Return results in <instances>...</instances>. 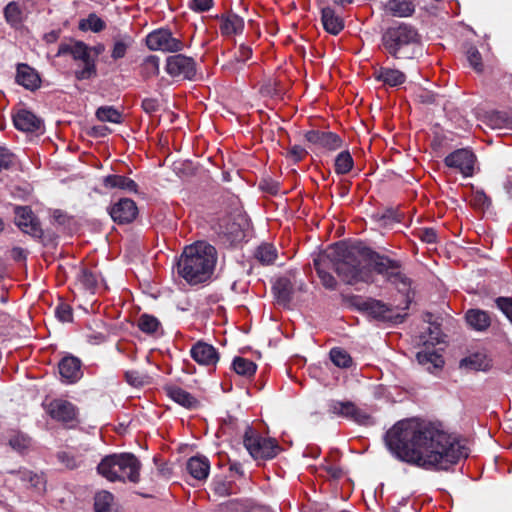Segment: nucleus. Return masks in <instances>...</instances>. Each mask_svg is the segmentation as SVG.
<instances>
[{
    "label": "nucleus",
    "instance_id": "f8f14e48",
    "mask_svg": "<svg viewBox=\"0 0 512 512\" xmlns=\"http://www.w3.org/2000/svg\"><path fill=\"white\" fill-rule=\"evenodd\" d=\"M475 162L476 156L467 148L457 149L444 159L446 166L459 170L465 177L473 175Z\"/></svg>",
    "mask_w": 512,
    "mask_h": 512
},
{
    "label": "nucleus",
    "instance_id": "3c124183",
    "mask_svg": "<svg viewBox=\"0 0 512 512\" xmlns=\"http://www.w3.org/2000/svg\"><path fill=\"white\" fill-rule=\"evenodd\" d=\"M243 445L250 454L256 458V430L253 427L247 426L243 435Z\"/></svg>",
    "mask_w": 512,
    "mask_h": 512
},
{
    "label": "nucleus",
    "instance_id": "39448f33",
    "mask_svg": "<svg viewBox=\"0 0 512 512\" xmlns=\"http://www.w3.org/2000/svg\"><path fill=\"white\" fill-rule=\"evenodd\" d=\"M141 462L132 453L111 454L104 457L97 466L98 473L110 482L140 481Z\"/></svg>",
    "mask_w": 512,
    "mask_h": 512
},
{
    "label": "nucleus",
    "instance_id": "4d7b16f0",
    "mask_svg": "<svg viewBox=\"0 0 512 512\" xmlns=\"http://www.w3.org/2000/svg\"><path fill=\"white\" fill-rule=\"evenodd\" d=\"M259 188L262 192L269 195H276L279 192V183L272 180L268 176H264L261 180Z\"/></svg>",
    "mask_w": 512,
    "mask_h": 512
},
{
    "label": "nucleus",
    "instance_id": "0e129e2a",
    "mask_svg": "<svg viewBox=\"0 0 512 512\" xmlns=\"http://www.w3.org/2000/svg\"><path fill=\"white\" fill-rule=\"evenodd\" d=\"M473 200L474 204L480 207H489L491 205V199L483 190L476 191Z\"/></svg>",
    "mask_w": 512,
    "mask_h": 512
},
{
    "label": "nucleus",
    "instance_id": "6e6d98bb",
    "mask_svg": "<svg viewBox=\"0 0 512 512\" xmlns=\"http://www.w3.org/2000/svg\"><path fill=\"white\" fill-rule=\"evenodd\" d=\"M495 304L512 323V297H498L495 299Z\"/></svg>",
    "mask_w": 512,
    "mask_h": 512
},
{
    "label": "nucleus",
    "instance_id": "4c0bfd02",
    "mask_svg": "<svg viewBox=\"0 0 512 512\" xmlns=\"http://www.w3.org/2000/svg\"><path fill=\"white\" fill-rule=\"evenodd\" d=\"M232 368L238 375L247 379L251 378L256 372V364L243 357H235Z\"/></svg>",
    "mask_w": 512,
    "mask_h": 512
},
{
    "label": "nucleus",
    "instance_id": "6e6552de",
    "mask_svg": "<svg viewBox=\"0 0 512 512\" xmlns=\"http://www.w3.org/2000/svg\"><path fill=\"white\" fill-rule=\"evenodd\" d=\"M246 219L241 213L228 215L218 224V237L225 245H235L245 238Z\"/></svg>",
    "mask_w": 512,
    "mask_h": 512
},
{
    "label": "nucleus",
    "instance_id": "13d9d810",
    "mask_svg": "<svg viewBox=\"0 0 512 512\" xmlns=\"http://www.w3.org/2000/svg\"><path fill=\"white\" fill-rule=\"evenodd\" d=\"M325 137L326 138H325L323 146H322L323 148L330 150V151H334V150L341 148L342 139L336 133L327 132Z\"/></svg>",
    "mask_w": 512,
    "mask_h": 512
},
{
    "label": "nucleus",
    "instance_id": "72a5a7b5",
    "mask_svg": "<svg viewBox=\"0 0 512 512\" xmlns=\"http://www.w3.org/2000/svg\"><path fill=\"white\" fill-rule=\"evenodd\" d=\"M95 512H115L114 496L108 491L96 493L94 498Z\"/></svg>",
    "mask_w": 512,
    "mask_h": 512
},
{
    "label": "nucleus",
    "instance_id": "423d86ee",
    "mask_svg": "<svg viewBox=\"0 0 512 512\" xmlns=\"http://www.w3.org/2000/svg\"><path fill=\"white\" fill-rule=\"evenodd\" d=\"M368 267L379 275H383L392 283L409 284V279L402 271V263L398 259L390 258L367 247L366 251Z\"/></svg>",
    "mask_w": 512,
    "mask_h": 512
},
{
    "label": "nucleus",
    "instance_id": "e433bc0d",
    "mask_svg": "<svg viewBox=\"0 0 512 512\" xmlns=\"http://www.w3.org/2000/svg\"><path fill=\"white\" fill-rule=\"evenodd\" d=\"M17 475L23 483L29 484L32 488L38 491L45 489L46 482L42 474H37L29 470H19Z\"/></svg>",
    "mask_w": 512,
    "mask_h": 512
},
{
    "label": "nucleus",
    "instance_id": "8fccbe9b",
    "mask_svg": "<svg viewBox=\"0 0 512 512\" xmlns=\"http://www.w3.org/2000/svg\"><path fill=\"white\" fill-rule=\"evenodd\" d=\"M77 279L78 282L89 291H93L98 282L97 275L86 268L80 270Z\"/></svg>",
    "mask_w": 512,
    "mask_h": 512
},
{
    "label": "nucleus",
    "instance_id": "5fc2aeb1",
    "mask_svg": "<svg viewBox=\"0 0 512 512\" xmlns=\"http://www.w3.org/2000/svg\"><path fill=\"white\" fill-rule=\"evenodd\" d=\"M467 60L470 66L476 72L483 71L482 57L478 49L474 46H470L466 51Z\"/></svg>",
    "mask_w": 512,
    "mask_h": 512
},
{
    "label": "nucleus",
    "instance_id": "aec40b11",
    "mask_svg": "<svg viewBox=\"0 0 512 512\" xmlns=\"http://www.w3.org/2000/svg\"><path fill=\"white\" fill-rule=\"evenodd\" d=\"M13 122L15 127L23 132H35L42 127V120L26 109L19 110L13 116Z\"/></svg>",
    "mask_w": 512,
    "mask_h": 512
},
{
    "label": "nucleus",
    "instance_id": "b1692460",
    "mask_svg": "<svg viewBox=\"0 0 512 512\" xmlns=\"http://www.w3.org/2000/svg\"><path fill=\"white\" fill-rule=\"evenodd\" d=\"M373 76L375 80L390 87L400 86L406 81V75L402 71L386 67L375 69Z\"/></svg>",
    "mask_w": 512,
    "mask_h": 512
},
{
    "label": "nucleus",
    "instance_id": "7c9ffc66",
    "mask_svg": "<svg viewBox=\"0 0 512 512\" xmlns=\"http://www.w3.org/2000/svg\"><path fill=\"white\" fill-rule=\"evenodd\" d=\"M244 28V21L236 14L222 15L220 17V32L225 37L241 33Z\"/></svg>",
    "mask_w": 512,
    "mask_h": 512
},
{
    "label": "nucleus",
    "instance_id": "0eeeda50",
    "mask_svg": "<svg viewBox=\"0 0 512 512\" xmlns=\"http://www.w3.org/2000/svg\"><path fill=\"white\" fill-rule=\"evenodd\" d=\"M71 55L74 60L83 62V67L75 71L77 80H88L96 76L95 60L90 55V48L81 41L61 43L56 56Z\"/></svg>",
    "mask_w": 512,
    "mask_h": 512
},
{
    "label": "nucleus",
    "instance_id": "c9c22d12",
    "mask_svg": "<svg viewBox=\"0 0 512 512\" xmlns=\"http://www.w3.org/2000/svg\"><path fill=\"white\" fill-rule=\"evenodd\" d=\"M133 39L128 34L119 35L114 39V45L111 52V57L114 60L123 58L126 55L127 49L132 45Z\"/></svg>",
    "mask_w": 512,
    "mask_h": 512
},
{
    "label": "nucleus",
    "instance_id": "393cba45",
    "mask_svg": "<svg viewBox=\"0 0 512 512\" xmlns=\"http://www.w3.org/2000/svg\"><path fill=\"white\" fill-rule=\"evenodd\" d=\"M188 473L196 480H205L210 471V462L205 456H193L186 464Z\"/></svg>",
    "mask_w": 512,
    "mask_h": 512
},
{
    "label": "nucleus",
    "instance_id": "c756f323",
    "mask_svg": "<svg viewBox=\"0 0 512 512\" xmlns=\"http://www.w3.org/2000/svg\"><path fill=\"white\" fill-rule=\"evenodd\" d=\"M280 256L278 249L272 243L263 242L258 245V264L264 266L279 265L282 266L283 262H279Z\"/></svg>",
    "mask_w": 512,
    "mask_h": 512
},
{
    "label": "nucleus",
    "instance_id": "5701e85b",
    "mask_svg": "<svg viewBox=\"0 0 512 512\" xmlns=\"http://www.w3.org/2000/svg\"><path fill=\"white\" fill-rule=\"evenodd\" d=\"M16 82L28 90H35L40 86V77L35 69L27 64L17 66Z\"/></svg>",
    "mask_w": 512,
    "mask_h": 512
},
{
    "label": "nucleus",
    "instance_id": "dca6fc26",
    "mask_svg": "<svg viewBox=\"0 0 512 512\" xmlns=\"http://www.w3.org/2000/svg\"><path fill=\"white\" fill-rule=\"evenodd\" d=\"M15 223L24 232L39 236L41 229L31 209L27 206L15 207Z\"/></svg>",
    "mask_w": 512,
    "mask_h": 512
},
{
    "label": "nucleus",
    "instance_id": "c85d7f7f",
    "mask_svg": "<svg viewBox=\"0 0 512 512\" xmlns=\"http://www.w3.org/2000/svg\"><path fill=\"white\" fill-rule=\"evenodd\" d=\"M416 359L418 363L424 366L430 373H434L436 370L441 369L444 365V359L442 355L437 353L435 350L419 351L416 354Z\"/></svg>",
    "mask_w": 512,
    "mask_h": 512
},
{
    "label": "nucleus",
    "instance_id": "a19ab883",
    "mask_svg": "<svg viewBox=\"0 0 512 512\" xmlns=\"http://www.w3.org/2000/svg\"><path fill=\"white\" fill-rule=\"evenodd\" d=\"M78 27L81 31L90 30L92 32L98 33L106 27V24L96 14L91 13L87 18L80 20Z\"/></svg>",
    "mask_w": 512,
    "mask_h": 512
},
{
    "label": "nucleus",
    "instance_id": "6ab92c4d",
    "mask_svg": "<svg viewBox=\"0 0 512 512\" xmlns=\"http://www.w3.org/2000/svg\"><path fill=\"white\" fill-rule=\"evenodd\" d=\"M314 267L323 286L330 290L335 289L337 284L336 279L329 272V269L332 268V262H330V259L325 253V251L323 253H320L314 259Z\"/></svg>",
    "mask_w": 512,
    "mask_h": 512
},
{
    "label": "nucleus",
    "instance_id": "1a4fd4ad",
    "mask_svg": "<svg viewBox=\"0 0 512 512\" xmlns=\"http://www.w3.org/2000/svg\"><path fill=\"white\" fill-rule=\"evenodd\" d=\"M146 45L152 51L176 53L183 49V43L172 35L169 29L160 28L150 32Z\"/></svg>",
    "mask_w": 512,
    "mask_h": 512
},
{
    "label": "nucleus",
    "instance_id": "58836bf2",
    "mask_svg": "<svg viewBox=\"0 0 512 512\" xmlns=\"http://www.w3.org/2000/svg\"><path fill=\"white\" fill-rule=\"evenodd\" d=\"M96 117L102 122H110L120 124L122 122V114L113 106H101L96 111Z\"/></svg>",
    "mask_w": 512,
    "mask_h": 512
},
{
    "label": "nucleus",
    "instance_id": "a878e982",
    "mask_svg": "<svg viewBox=\"0 0 512 512\" xmlns=\"http://www.w3.org/2000/svg\"><path fill=\"white\" fill-rule=\"evenodd\" d=\"M282 451L283 448L275 438L258 435V460H271Z\"/></svg>",
    "mask_w": 512,
    "mask_h": 512
},
{
    "label": "nucleus",
    "instance_id": "774afa93",
    "mask_svg": "<svg viewBox=\"0 0 512 512\" xmlns=\"http://www.w3.org/2000/svg\"><path fill=\"white\" fill-rule=\"evenodd\" d=\"M417 97L421 103L425 104H432L436 100V95L426 90H422Z\"/></svg>",
    "mask_w": 512,
    "mask_h": 512
},
{
    "label": "nucleus",
    "instance_id": "ea45409f",
    "mask_svg": "<svg viewBox=\"0 0 512 512\" xmlns=\"http://www.w3.org/2000/svg\"><path fill=\"white\" fill-rule=\"evenodd\" d=\"M487 367V363L485 360V356L480 353H475L468 357L463 358L460 361V368L468 369V370H485Z\"/></svg>",
    "mask_w": 512,
    "mask_h": 512
},
{
    "label": "nucleus",
    "instance_id": "37998d69",
    "mask_svg": "<svg viewBox=\"0 0 512 512\" xmlns=\"http://www.w3.org/2000/svg\"><path fill=\"white\" fill-rule=\"evenodd\" d=\"M489 123L495 129L511 128L512 115L501 111L493 112L489 115Z\"/></svg>",
    "mask_w": 512,
    "mask_h": 512
},
{
    "label": "nucleus",
    "instance_id": "473e14b6",
    "mask_svg": "<svg viewBox=\"0 0 512 512\" xmlns=\"http://www.w3.org/2000/svg\"><path fill=\"white\" fill-rule=\"evenodd\" d=\"M103 184L106 188H119L127 192H137L136 182L121 175H108L104 178Z\"/></svg>",
    "mask_w": 512,
    "mask_h": 512
},
{
    "label": "nucleus",
    "instance_id": "9b49d317",
    "mask_svg": "<svg viewBox=\"0 0 512 512\" xmlns=\"http://www.w3.org/2000/svg\"><path fill=\"white\" fill-rule=\"evenodd\" d=\"M166 72L172 77L192 80L196 75V63L191 57L176 54L167 58Z\"/></svg>",
    "mask_w": 512,
    "mask_h": 512
},
{
    "label": "nucleus",
    "instance_id": "a211bd4d",
    "mask_svg": "<svg viewBox=\"0 0 512 512\" xmlns=\"http://www.w3.org/2000/svg\"><path fill=\"white\" fill-rule=\"evenodd\" d=\"M295 281L293 282L290 277L283 276L276 280L272 286L275 299L279 305L287 307L293 299L295 292Z\"/></svg>",
    "mask_w": 512,
    "mask_h": 512
},
{
    "label": "nucleus",
    "instance_id": "bb28decb",
    "mask_svg": "<svg viewBox=\"0 0 512 512\" xmlns=\"http://www.w3.org/2000/svg\"><path fill=\"white\" fill-rule=\"evenodd\" d=\"M424 321L429 323L430 326L427 328V331L420 335V343L428 347L435 346L442 342L443 334L440 329V324L432 321V314H425Z\"/></svg>",
    "mask_w": 512,
    "mask_h": 512
},
{
    "label": "nucleus",
    "instance_id": "cd10ccee",
    "mask_svg": "<svg viewBox=\"0 0 512 512\" xmlns=\"http://www.w3.org/2000/svg\"><path fill=\"white\" fill-rule=\"evenodd\" d=\"M465 319L468 325L476 331H485L491 325V317L487 311L481 309H469Z\"/></svg>",
    "mask_w": 512,
    "mask_h": 512
},
{
    "label": "nucleus",
    "instance_id": "79ce46f5",
    "mask_svg": "<svg viewBox=\"0 0 512 512\" xmlns=\"http://www.w3.org/2000/svg\"><path fill=\"white\" fill-rule=\"evenodd\" d=\"M57 459L66 468L71 470L80 467L84 462L83 457L81 455L68 451L58 452Z\"/></svg>",
    "mask_w": 512,
    "mask_h": 512
},
{
    "label": "nucleus",
    "instance_id": "338daca9",
    "mask_svg": "<svg viewBox=\"0 0 512 512\" xmlns=\"http://www.w3.org/2000/svg\"><path fill=\"white\" fill-rule=\"evenodd\" d=\"M289 154L295 162H298L307 154V152L303 147L295 145L290 149Z\"/></svg>",
    "mask_w": 512,
    "mask_h": 512
},
{
    "label": "nucleus",
    "instance_id": "680f3d73",
    "mask_svg": "<svg viewBox=\"0 0 512 512\" xmlns=\"http://www.w3.org/2000/svg\"><path fill=\"white\" fill-rule=\"evenodd\" d=\"M418 237L427 244H434L437 241V233L433 228H424L418 231Z\"/></svg>",
    "mask_w": 512,
    "mask_h": 512
},
{
    "label": "nucleus",
    "instance_id": "f3484780",
    "mask_svg": "<svg viewBox=\"0 0 512 512\" xmlns=\"http://www.w3.org/2000/svg\"><path fill=\"white\" fill-rule=\"evenodd\" d=\"M190 355L198 364L206 366L215 365L219 359L216 349L202 341H198L192 346Z\"/></svg>",
    "mask_w": 512,
    "mask_h": 512
},
{
    "label": "nucleus",
    "instance_id": "f704fd0d",
    "mask_svg": "<svg viewBox=\"0 0 512 512\" xmlns=\"http://www.w3.org/2000/svg\"><path fill=\"white\" fill-rule=\"evenodd\" d=\"M387 9L392 15L398 17H407L414 12L413 4L408 0H390Z\"/></svg>",
    "mask_w": 512,
    "mask_h": 512
},
{
    "label": "nucleus",
    "instance_id": "412c9836",
    "mask_svg": "<svg viewBox=\"0 0 512 512\" xmlns=\"http://www.w3.org/2000/svg\"><path fill=\"white\" fill-rule=\"evenodd\" d=\"M59 373L65 381L76 382L82 376L81 361L74 356H66L59 362Z\"/></svg>",
    "mask_w": 512,
    "mask_h": 512
},
{
    "label": "nucleus",
    "instance_id": "f257e3e1",
    "mask_svg": "<svg viewBox=\"0 0 512 512\" xmlns=\"http://www.w3.org/2000/svg\"><path fill=\"white\" fill-rule=\"evenodd\" d=\"M389 451L400 461L426 470H447L468 449L435 424L405 419L394 424L384 436Z\"/></svg>",
    "mask_w": 512,
    "mask_h": 512
},
{
    "label": "nucleus",
    "instance_id": "c03bdc74",
    "mask_svg": "<svg viewBox=\"0 0 512 512\" xmlns=\"http://www.w3.org/2000/svg\"><path fill=\"white\" fill-rule=\"evenodd\" d=\"M353 167V158L349 151L340 152L335 159V172L337 174H346Z\"/></svg>",
    "mask_w": 512,
    "mask_h": 512
},
{
    "label": "nucleus",
    "instance_id": "09e8293b",
    "mask_svg": "<svg viewBox=\"0 0 512 512\" xmlns=\"http://www.w3.org/2000/svg\"><path fill=\"white\" fill-rule=\"evenodd\" d=\"M4 16L8 23L12 25L19 24L22 21V10L18 3H8L4 9Z\"/></svg>",
    "mask_w": 512,
    "mask_h": 512
},
{
    "label": "nucleus",
    "instance_id": "bf43d9fd",
    "mask_svg": "<svg viewBox=\"0 0 512 512\" xmlns=\"http://www.w3.org/2000/svg\"><path fill=\"white\" fill-rule=\"evenodd\" d=\"M125 379L130 385L134 387L142 386L146 382V376L135 370L126 371Z\"/></svg>",
    "mask_w": 512,
    "mask_h": 512
},
{
    "label": "nucleus",
    "instance_id": "e2e57ef3",
    "mask_svg": "<svg viewBox=\"0 0 512 512\" xmlns=\"http://www.w3.org/2000/svg\"><path fill=\"white\" fill-rule=\"evenodd\" d=\"M213 6V0H192L190 8L196 12H204L211 9Z\"/></svg>",
    "mask_w": 512,
    "mask_h": 512
},
{
    "label": "nucleus",
    "instance_id": "f03ea898",
    "mask_svg": "<svg viewBox=\"0 0 512 512\" xmlns=\"http://www.w3.org/2000/svg\"><path fill=\"white\" fill-rule=\"evenodd\" d=\"M367 247L361 244L337 243L325 251L332 262V269L347 284L367 282L371 278L368 267Z\"/></svg>",
    "mask_w": 512,
    "mask_h": 512
},
{
    "label": "nucleus",
    "instance_id": "4be33fe9",
    "mask_svg": "<svg viewBox=\"0 0 512 512\" xmlns=\"http://www.w3.org/2000/svg\"><path fill=\"white\" fill-rule=\"evenodd\" d=\"M165 390L170 399L186 409L195 410L200 406L199 400L181 387L171 385Z\"/></svg>",
    "mask_w": 512,
    "mask_h": 512
},
{
    "label": "nucleus",
    "instance_id": "49530a36",
    "mask_svg": "<svg viewBox=\"0 0 512 512\" xmlns=\"http://www.w3.org/2000/svg\"><path fill=\"white\" fill-rule=\"evenodd\" d=\"M138 327L144 333L153 334L160 328V322L154 316L143 314L138 320Z\"/></svg>",
    "mask_w": 512,
    "mask_h": 512
},
{
    "label": "nucleus",
    "instance_id": "de8ad7c7",
    "mask_svg": "<svg viewBox=\"0 0 512 512\" xmlns=\"http://www.w3.org/2000/svg\"><path fill=\"white\" fill-rule=\"evenodd\" d=\"M330 359L340 368H348L352 364V358L350 355L341 348H333L330 351Z\"/></svg>",
    "mask_w": 512,
    "mask_h": 512
},
{
    "label": "nucleus",
    "instance_id": "a18cd8bd",
    "mask_svg": "<svg viewBox=\"0 0 512 512\" xmlns=\"http://www.w3.org/2000/svg\"><path fill=\"white\" fill-rule=\"evenodd\" d=\"M9 445L17 452H24L31 446V439L24 433L14 432L9 438Z\"/></svg>",
    "mask_w": 512,
    "mask_h": 512
},
{
    "label": "nucleus",
    "instance_id": "603ef678",
    "mask_svg": "<svg viewBox=\"0 0 512 512\" xmlns=\"http://www.w3.org/2000/svg\"><path fill=\"white\" fill-rule=\"evenodd\" d=\"M141 73L145 78L156 76L159 73V59L156 56L147 57L141 66Z\"/></svg>",
    "mask_w": 512,
    "mask_h": 512
},
{
    "label": "nucleus",
    "instance_id": "2eb2a0df",
    "mask_svg": "<svg viewBox=\"0 0 512 512\" xmlns=\"http://www.w3.org/2000/svg\"><path fill=\"white\" fill-rule=\"evenodd\" d=\"M109 214L113 221L119 224H126L132 222L136 218L138 209L133 200L123 198L109 209Z\"/></svg>",
    "mask_w": 512,
    "mask_h": 512
},
{
    "label": "nucleus",
    "instance_id": "4468645a",
    "mask_svg": "<svg viewBox=\"0 0 512 512\" xmlns=\"http://www.w3.org/2000/svg\"><path fill=\"white\" fill-rule=\"evenodd\" d=\"M362 308L372 317L381 321H387L392 323H402L405 315L394 313L393 309L385 303L375 300L368 299L363 302Z\"/></svg>",
    "mask_w": 512,
    "mask_h": 512
},
{
    "label": "nucleus",
    "instance_id": "69168bd1",
    "mask_svg": "<svg viewBox=\"0 0 512 512\" xmlns=\"http://www.w3.org/2000/svg\"><path fill=\"white\" fill-rule=\"evenodd\" d=\"M142 108L146 113L152 114L159 108L158 100L154 98H146L142 101Z\"/></svg>",
    "mask_w": 512,
    "mask_h": 512
},
{
    "label": "nucleus",
    "instance_id": "20e7f679",
    "mask_svg": "<svg viewBox=\"0 0 512 512\" xmlns=\"http://www.w3.org/2000/svg\"><path fill=\"white\" fill-rule=\"evenodd\" d=\"M421 37L411 25L389 27L382 35L385 50L395 59H413L421 52Z\"/></svg>",
    "mask_w": 512,
    "mask_h": 512
},
{
    "label": "nucleus",
    "instance_id": "7ed1b4c3",
    "mask_svg": "<svg viewBox=\"0 0 512 512\" xmlns=\"http://www.w3.org/2000/svg\"><path fill=\"white\" fill-rule=\"evenodd\" d=\"M216 261L215 247L198 241L185 247L177 262V273L191 285L203 283L211 277Z\"/></svg>",
    "mask_w": 512,
    "mask_h": 512
},
{
    "label": "nucleus",
    "instance_id": "ddd939ff",
    "mask_svg": "<svg viewBox=\"0 0 512 512\" xmlns=\"http://www.w3.org/2000/svg\"><path fill=\"white\" fill-rule=\"evenodd\" d=\"M48 412L53 419L64 423L70 428L78 424L77 409L67 400H53L49 404Z\"/></svg>",
    "mask_w": 512,
    "mask_h": 512
},
{
    "label": "nucleus",
    "instance_id": "052dcab7",
    "mask_svg": "<svg viewBox=\"0 0 512 512\" xmlns=\"http://www.w3.org/2000/svg\"><path fill=\"white\" fill-rule=\"evenodd\" d=\"M55 315L62 322H70L73 317L72 308L66 303H61L56 307Z\"/></svg>",
    "mask_w": 512,
    "mask_h": 512
},
{
    "label": "nucleus",
    "instance_id": "9d476101",
    "mask_svg": "<svg viewBox=\"0 0 512 512\" xmlns=\"http://www.w3.org/2000/svg\"><path fill=\"white\" fill-rule=\"evenodd\" d=\"M328 412L350 419L360 425H372L374 423L370 414L358 408L351 401L330 400L328 402Z\"/></svg>",
    "mask_w": 512,
    "mask_h": 512
},
{
    "label": "nucleus",
    "instance_id": "2f4dec72",
    "mask_svg": "<svg viewBox=\"0 0 512 512\" xmlns=\"http://www.w3.org/2000/svg\"><path fill=\"white\" fill-rule=\"evenodd\" d=\"M321 20L324 29L330 34L337 35L344 28L343 20L331 7L322 8Z\"/></svg>",
    "mask_w": 512,
    "mask_h": 512
},
{
    "label": "nucleus",
    "instance_id": "864d4df0",
    "mask_svg": "<svg viewBox=\"0 0 512 512\" xmlns=\"http://www.w3.org/2000/svg\"><path fill=\"white\" fill-rule=\"evenodd\" d=\"M211 489L215 495L226 497L232 494L231 482L223 478H215L211 483Z\"/></svg>",
    "mask_w": 512,
    "mask_h": 512
}]
</instances>
